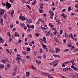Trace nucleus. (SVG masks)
<instances>
[{
  "label": "nucleus",
  "instance_id": "nucleus-43",
  "mask_svg": "<svg viewBox=\"0 0 78 78\" xmlns=\"http://www.w3.org/2000/svg\"><path fill=\"white\" fill-rule=\"evenodd\" d=\"M63 42L64 43H65V44H66V39H64L63 40Z\"/></svg>",
  "mask_w": 78,
  "mask_h": 78
},
{
  "label": "nucleus",
  "instance_id": "nucleus-35",
  "mask_svg": "<svg viewBox=\"0 0 78 78\" xmlns=\"http://www.w3.org/2000/svg\"><path fill=\"white\" fill-rule=\"evenodd\" d=\"M68 47H72V44H69L68 45H67Z\"/></svg>",
  "mask_w": 78,
  "mask_h": 78
},
{
  "label": "nucleus",
  "instance_id": "nucleus-38",
  "mask_svg": "<svg viewBox=\"0 0 78 78\" xmlns=\"http://www.w3.org/2000/svg\"><path fill=\"white\" fill-rule=\"evenodd\" d=\"M53 13H52L51 15V16H50V18L51 19H53Z\"/></svg>",
  "mask_w": 78,
  "mask_h": 78
},
{
  "label": "nucleus",
  "instance_id": "nucleus-26",
  "mask_svg": "<svg viewBox=\"0 0 78 78\" xmlns=\"http://www.w3.org/2000/svg\"><path fill=\"white\" fill-rule=\"evenodd\" d=\"M7 34L8 36H9V37H11V34H10V33H9V32H7Z\"/></svg>",
  "mask_w": 78,
  "mask_h": 78
},
{
  "label": "nucleus",
  "instance_id": "nucleus-46",
  "mask_svg": "<svg viewBox=\"0 0 78 78\" xmlns=\"http://www.w3.org/2000/svg\"><path fill=\"white\" fill-rule=\"evenodd\" d=\"M32 69H34V70H36V69L34 67V66L32 67Z\"/></svg>",
  "mask_w": 78,
  "mask_h": 78
},
{
  "label": "nucleus",
  "instance_id": "nucleus-21",
  "mask_svg": "<svg viewBox=\"0 0 78 78\" xmlns=\"http://www.w3.org/2000/svg\"><path fill=\"white\" fill-rule=\"evenodd\" d=\"M65 36L66 37V38H67V37H68V35H67V34L66 32H65Z\"/></svg>",
  "mask_w": 78,
  "mask_h": 78
},
{
  "label": "nucleus",
  "instance_id": "nucleus-18",
  "mask_svg": "<svg viewBox=\"0 0 78 78\" xmlns=\"http://www.w3.org/2000/svg\"><path fill=\"white\" fill-rule=\"evenodd\" d=\"M40 35V34H38V33H36L35 34V36L36 37H38Z\"/></svg>",
  "mask_w": 78,
  "mask_h": 78
},
{
  "label": "nucleus",
  "instance_id": "nucleus-45",
  "mask_svg": "<svg viewBox=\"0 0 78 78\" xmlns=\"http://www.w3.org/2000/svg\"><path fill=\"white\" fill-rule=\"evenodd\" d=\"M18 41L17 42H22V40H20V38H18Z\"/></svg>",
  "mask_w": 78,
  "mask_h": 78
},
{
  "label": "nucleus",
  "instance_id": "nucleus-49",
  "mask_svg": "<svg viewBox=\"0 0 78 78\" xmlns=\"http://www.w3.org/2000/svg\"><path fill=\"white\" fill-rule=\"evenodd\" d=\"M13 0H9V2L11 3H14V1H13Z\"/></svg>",
  "mask_w": 78,
  "mask_h": 78
},
{
  "label": "nucleus",
  "instance_id": "nucleus-16",
  "mask_svg": "<svg viewBox=\"0 0 78 78\" xmlns=\"http://www.w3.org/2000/svg\"><path fill=\"white\" fill-rule=\"evenodd\" d=\"M55 50H56L55 51L56 53H58V52H59V51H60V49H59V48H55Z\"/></svg>",
  "mask_w": 78,
  "mask_h": 78
},
{
  "label": "nucleus",
  "instance_id": "nucleus-24",
  "mask_svg": "<svg viewBox=\"0 0 78 78\" xmlns=\"http://www.w3.org/2000/svg\"><path fill=\"white\" fill-rule=\"evenodd\" d=\"M4 65H3V64H1V65H0V68L2 69L4 67Z\"/></svg>",
  "mask_w": 78,
  "mask_h": 78
},
{
  "label": "nucleus",
  "instance_id": "nucleus-6",
  "mask_svg": "<svg viewBox=\"0 0 78 78\" xmlns=\"http://www.w3.org/2000/svg\"><path fill=\"white\" fill-rule=\"evenodd\" d=\"M76 74H77V73H72L71 74V75H70V77H72V78H75V76H76Z\"/></svg>",
  "mask_w": 78,
  "mask_h": 78
},
{
  "label": "nucleus",
  "instance_id": "nucleus-51",
  "mask_svg": "<svg viewBox=\"0 0 78 78\" xmlns=\"http://www.w3.org/2000/svg\"><path fill=\"white\" fill-rule=\"evenodd\" d=\"M52 30H54V31H56V28H55V27H53L52 28Z\"/></svg>",
  "mask_w": 78,
  "mask_h": 78
},
{
  "label": "nucleus",
  "instance_id": "nucleus-50",
  "mask_svg": "<svg viewBox=\"0 0 78 78\" xmlns=\"http://www.w3.org/2000/svg\"><path fill=\"white\" fill-rule=\"evenodd\" d=\"M27 36L28 37L30 36V37H31L33 36L31 34L28 35Z\"/></svg>",
  "mask_w": 78,
  "mask_h": 78
},
{
  "label": "nucleus",
  "instance_id": "nucleus-7",
  "mask_svg": "<svg viewBox=\"0 0 78 78\" xmlns=\"http://www.w3.org/2000/svg\"><path fill=\"white\" fill-rule=\"evenodd\" d=\"M69 70V68L66 67L63 69V70L64 71V72H67V71H68Z\"/></svg>",
  "mask_w": 78,
  "mask_h": 78
},
{
  "label": "nucleus",
  "instance_id": "nucleus-9",
  "mask_svg": "<svg viewBox=\"0 0 78 78\" xmlns=\"http://www.w3.org/2000/svg\"><path fill=\"white\" fill-rule=\"evenodd\" d=\"M9 67H10V65L9 64H7V67L5 68V70H8V69H9Z\"/></svg>",
  "mask_w": 78,
  "mask_h": 78
},
{
  "label": "nucleus",
  "instance_id": "nucleus-53",
  "mask_svg": "<svg viewBox=\"0 0 78 78\" xmlns=\"http://www.w3.org/2000/svg\"><path fill=\"white\" fill-rule=\"evenodd\" d=\"M57 37H58V38H59V37H60V35L58 34H57Z\"/></svg>",
  "mask_w": 78,
  "mask_h": 78
},
{
  "label": "nucleus",
  "instance_id": "nucleus-33",
  "mask_svg": "<svg viewBox=\"0 0 78 78\" xmlns=\"http://www.w3.org/2000/svg\"><path fill=\"white\" fill-rule=\"evenodd\" d=\"M69 51V49H65L64 51V52H67V51Z\"/></svg>",
  "mask_w": 78,
  "mask_h": 78
},
{
  "label": "nucleus",
  "instance_id": "nucleus-27",
  "mask_svg": "<svg viewBox=\"0 0 78 78\" xmlns=\"http://www.w3.org/2000/svg\"><path fill=\"white\" fill-rule=\"evenodd\" d=\"M27 26L29 28H31V26H30L29 24H27Z\"/></svg>",
  "mask_w": 78,
  "mask_h": 78
},
{
  "label": "nucleus",
  "instance_id": "nucleus-59",
  "mask_svg": "<svg viewBox=\"0 0 78 78\" xmlns=\"http://www.w3.org/2000/svg\"><path fill=\"white\" fill-rule=\"evenodd\" d=\"M39 41L40 42H42V41H43V40L41 39Z\"/></svg>",
  "mask_w": 78,
  "mask_h": 78
},
{
  "label": "nucleus",
  "instance_id": "nucleus-12",
  "mask_svg": "<svg viewBox=\"0 0 78 78\" xmlns=\"http://www.w3.org/2000/svg\"><path fill=\"white\" fill-rule=\"evenodd\" d=\"M62 16L63 17L64 19H66V17H67V15H65L64 13H62Z\"/></svg>",
  "mask_w": 78,
  "mask_h": 78
},
{
  "label": "nucleus",
  "instance_id": "nucleus-63",
  "mask_svg": "<svg viewBox=\"0 0 78 78\" xmlns=\"http://www.w3.org/2000/svg\"><path fill=\"white\" fill-rule=\"evenodd\" d=\"M61 77H62V78H66V77H65L63 76H61Z\"/></svg>",
  "mask_w": 78,
  "mask_h": 78
},
{
  "label": "nucleus",
  "instance_id": "nucleus-28",
  "mask_svg": "<svg viewBox=\"0 0 78 78\" xmlns=\"http://www.w3.org/2000/svg\"><path fill=\"white\" fill-rule=\"evenodd\" d=\"M42 45L43 46V48H45V47H47V46H46L44 44H42Z\"/></svg>",
  "mask_w": 78,
  "mask_h": 78
},
{
  "label": "nucleus",
  "instance_id": "nucleus-41",
  "mask_svg": "<svg viewBox=\"0 0 78 78\" xmlns=\"http://www.w3.org/2000/svg\"><path fill=\"white\" fill-rule=\"evenodd\" d=\"M14 24H12V25H10V27L11 28H12L13 27V26Z\"/></svg>",
  "mask_w": 78,
  "mask_h": 78
},
{
  "label": "nucleus",
  "instance_id": "nucleus-60",
  "mask_svg": "<svg viewBox=\"0 0 78 78\" xmlns=\"http://www.w3.org/2000/svg\"><path fill=\"white\" fill-rule=\"evenodd\" d=\"M52 11H55V8H52Z\"/></svg>",
  "mask_w": 78,
  "mask_h": 78
},
{
  "label": "nucleus",
  "instance_id": "nucleus-3",
  "mask_svg": "<svg viewBox=\"0 0 78 78\" xmlns=\"http://www.w3.org/2000/svg\"><path fill=\"white\" fill-rule=\"evenodd\" d=\"M19 19H21L22 20H27V19L26 17L22 16H20Z\"/></svg>",
  "mask_w": 78,
  "mask_h": 78
},
{
  "label": "nucleus",
  "instance_id": "nucleus-4",
  "mask_svg": "<svg viewBox=\"0 0 78 78\" xmlns=\"http://www.w3.org/2000/svg\"><path fill=\"white\" fill-rule=\"evenodd\" d=\"M41 74L43 75H44V76H50V75H51L50 73H47L44 72L41 73Z\"/></svg>",
  "mask_w": 78,
  "mask_h": 78
},
{
  "label": "nucleus",
  "instance_id": "nucleus-42",
  "mask_svg": "<svg viewBox=\"0 0 78 78\" xmlns=\"http://www.w3.org/2000/svg\"><path fill=\"white\" fill-rule=\"evenodd\" d=\"M72 47V50H75V47H74V46H71Z\"/></svg>",
  "mask_w": 78,
  "mask_h": 78
},
{
  "label": "nucleus",
  "instance_id": "nucleus-30",
  "mask_svg": "<svg viewBox=\"0 0 78 78\" xmlns=\"http://www.w3.org/2000/svg\"><path fill=\"white\" fill-rule=\"evenodd\" d=\"M69 62H72V65L73 66L75 65V62H74V61H73Z\"/></svg>",
  "mask_w": 78,
  "mask_h": 78
},
{
  "label": "nucleus",
  "instance_id": "nucleus-19",
  "mask_svg": "<svg viewBox=\"0 0 78 78\" xmlns=\"http://www.w3.org/2000/svg\"><path fill=\"white\" fill-rule=\"evenodd\" d=\"M50 31H49L47 34H46V36H50Z\"/></svg>",
  "mask_w": 78,
  "mask_h": 78
},
{
  "label": "nucleus",
  "instance_id": "nucleus-8",
  "mask_svg": "<svg viewBox=\"0 0 78 78\" xmlns=\"http://www.w3.org/2000/svg\"><path fill=\"white\" fill-rule=\"evenodd\" d=\"M6 4V6L7 7H8V8H11V4L7 2Z\"/></svg>",
  "mask_w": 78,
  "mask_h": 78
},
{
  "label": "nucleus",
  "instance_id": "nucleus-40",
  "mask_svg": "<svg viewBox=\"0 0 78 78\" xmlns=\"http://www.w3.org/2000/svg\"><path fill=\"white\" fill-rule=\"evenodd\" d=\"M53 13V15H54V13H53V12L51 11V13H50L51 16V14H52Z\"/></svg>",
  "mask_w": 78,
  "mask_h": 78
},
{
  "label": "nucleus",
  "instance_id": "nucleus-23",
  "mask_svg": "<svg viewBox=\"0 0 78 78\" xmlns=\"http://www.w3.org/2000/svg\"><path fill=\"white\" fill-rule=\"evenodd\" d=\"M39 12L40 13H42V12H44V11H43V10H42V9H41V10L40 9V8L39 9Z\"/></svg>",
  "mask_w": 78,
  "mask_h": 78
},
{
  "label": "nucleus",
  "instance_id": "nucleus-52",
  "mask_svg": "<svg viewBox=\"0 0 78 78\" xmlns=\"http://www.w3.org/2000/svg\"><path fill=\"white\" fill-rule=\"evenodd\" d=\"M73 70H76V67H74V68H73Z\"/></svg>",
  "mask_w": 78,
  "mask_h": 78
},
{
  "label": "nucleus",
  "instance_id": "nucleus-54",
  "mask_svg": "<svg viewBox=\"0 0 78 78\" xmlns=\"http://www.w3.org/2000/svg\"><path fill=\"white\" fill-rule=\"evenodd\" d=\"M44 59H45L46 58V55H44Z\"/></svg>",
  "mask_w": 78,
  "mask_h": 78
},
{
  "label": "nucleus",
  "instance_id": "nucleus-17",
  "mask_svg": "<svg viewBox=\"0 0 78 78\" xmlns=\"http://www.w3.org/2000/svg\"><path fill=\"white\" fill-rule=\"evenodd\" d=\"M31 20L29 19V20H27V23H32V21H31Z\"/></svg>",
  "mask_w": 78,
  "mask_h": 78
},
{
  "label": "nucleus",
  "instance_id": "nucleus-62",
  "mask_svg": "<svg viewBox=\"0 0 78 78\" xmlns=\"http://www.w3.org/2000/svg\"><path fill=\"white\" fill-rule=\"evenodd\" d=\"M11 41H12V39H9V42H11Z\"/></svg>",
  "mask_w": 78,
  "mask_h": 78
},
{
  "label": "nucleus",
  "instance_id": "nucleus-55",
  "mask_svg": "<svg viewBox=\"0 0 78 78\" xmlns=\"http://www.w3.org/2000/svg\"><path fill=\"white\" fill-rule=\"evenodd\" d=\"M41 22H42V23H45V22H44V20H42Z\"/></svg>",
  "mask_w": 78,
  "mask_h": 78
},
{
  "label": "nucleus",
  "instance_id": "nucleus-39",
  "mask_svg": "<svg viewBox=\"0 0 78 78\" xmlns=\"http://www.w3.org/2000/svg\"><path fill=\"white\" fill-rule=\"evenodd\" d=\"M27 8H29V9H31V7L29 5H27Z\"/></svg>",
  "mask_w": 78,
  "mask_h": 78
},
{
  "label": "nucleus",
  "instance_id": "nucleus-44",
  "mask_svg": "<svg viewBox=\"0 0 78 78\" xmlns=\"http://www.w3.org/2000/svg\"><path fill=\"white\" fill-rule=\"evenodd\" d=\"M31 28H32V29H34V25H33L31 26Z\"/></svg>",
  "mask_w": 78,
  "mask_h": 78
},
{
  "label": "nucleus",
  "instance_id": "nucleus-64",
  "mask_svg": "<svg viewBox=\"0 0 78 78\" xmlns=\"http://www.w3.org/2000/svg\"><path fill=\"white\" fill-rule=\"evenodd\" d=\"M57 64H58V63H56V64H55L54 65H53V67H55V66H56L57 65Z\"/></svg>",
  "mask_w": 78,
  "mask_h": 78
},
{
  "label": "nucleus",
  "instance_id": "nucleus-48",
  "mask_svg": "<svg viewBox=\"0 0 78 78\" xmlns=\"http://www.w3.org/2000/svg\"><path fill=\"white\" fill-rule=\"evenodd\" d=\"M57 23H58V25H61V22L59 21H58V22Z\"/></svg>",
  "mask_w": 78,
  "mask_h": 78
},
{
  "label": "nucleus",
  "instance_id": "nucleus-29",
  "mask_svg": "<svg viewBox=\"0 0 78 78\" xmlns=\"http://www.w3.org/2000/svg\"><path fill=\"white\" fill-rule=\"evenodd\" d=\"M55 41L56 42H58L59 41L58 40V39H57V38L55 37Z\"/></svg>",
  "mask_w": 78,
  "mask_h": 78
},
{
  "label": "nucleus",
  "instance_id": "nucleus-5",
  "mask_svg": "<svg viewBox=\"0 0 78 78\" xmlns=\"http://www.w3.org/2000/svg\"><path fill=\"white\" fill-rule=\"evenodd\" d=\"M17 70V68H15L14 69V72L12 74L13 76H15L16 75V72Z\"/></svg>",
  "mask_w": 78,
  "mask_h": 78
},
{
  "label": "nucleus",
  "instance_id": "nucleus-61",
  "mask_svg": "<svg viewBox=\"0 0 78 78\" xmlns=\"http://www.w3.org/2000/svg\"><path fill=\"white\" fill-rule=\"evenodd\" d=\"M24 33H23L22 34V37H24Z\"/></svg>",
  "mask_w": 78,
  "mask_h": 78
},
{
  "label": "nucleus",
  "instance_id": "nucleus-31",
  "mask_svg": "<svg viewBox=\"0 0 78 78\" xmlns=\"http://www.w3.org/2000/svg\"><path fill=\"white\" fill-rule=\"evenodd\" d=\"M40 52L41 53H43V51L42 50L41 48H40Z\"/></svg>",
  "mask_w": 78,
  "mask_h": 78
},
{
  "label": "nucleus",
  "instance_id": "nucleus-11",
  "mask_svg": "<svg viewBox=\"0 0 78 78\" xmlns=\"http://www.w3.org/2000/svg\"><path fill=\"white\" fill-rule=\"evenodd\" d=\"M14 10L13 9L11 11V15L12 16V17H13V15L14 14Z\"/></svg>",
  "mask_w": 78,
  "mask_h": 78
},
{
  "label": "nucleus",
  "instance_id": "nucleus-1",
  "mask_svg": "<svg viewBox=\"0 0 78 78\" xmlns=\"http://www.w3.org/2000/svg\"><path fill=\"white\" fill-rule=\"evenodd\" d=\"M3 14H4V11L3 9H1L0 10V22L2 25H3V20L2 19V17L3 16Z\"/></svg>",
  "mask_w": 78,
  "mask_h": 78
},
{
  "label": "nucleus",
  "instance_id": "nucleus-20",
  "mask_svg": "<svg viewBox=\"0 0 78 78\" xmlns=\"http://www.w3.org/2000/svg\"><path fill=\"white\" fill-rule=\"evenodd\" d=\"M26 75L27 77L28 76H29V75H30V73H29V72H27L26 73Z\"/></svg>",
  "mask_w": 78,
  "mask_h": 78
},
{
  "label": "nucleus",
  "instance_id": "nucleus-34",
  "mask_svg": "<svg viewBox=\"0 0 78 78\" xmlns=\"http://www.w3.org/2000/svg\"><path fill=\"white\" fill-rule=\"evenodd\" d=\"M54 35H56V33H57V31L56 30H55L53 33Z\"/></svg>",
  "mask_w": 78,
  "mask_h": 78
},
{
  "label": "nucleus",
  "instance_id": "nucleus-37",
  "mask_svg": "<svg viewBox=\"0 0 78 78\" xmlns=\"http://www.w3.org/2000/svg\"><path fill=\"white\" fill-rule=\"evenodd\" d=\"M62 67H66V65L64 64V63H62Z\"/></svg>",
  "mask_w": 78,
  "mask_h": 78
},
{
  "label": "nucleus",
  "instance_id": "nucleus-13",
  "mask_svg": "<svg viewBox=\"0 0 78 78\" xmlns=\"http://www.w3.org/2000/svg\"><path fill=\"white\" fill-rule=\"evenodd\" d=\"M4 42V40H3L2 37L0 36V43H3Z\"/></svg>",
  "mask_w": 78,
  "mask_h": 78
},
{
  "label": "nucleus",
  "instance_id": "nucleus-15",
  "mask_svg": "<svg viewBox=\"0 0 78 78\" xmlns=\"http://www.w3.org/2000/svg\"><path fill=\"white\" fill-rule=\"evenodd\" d=\"M1 62L4 64H5L6 62V59L1 60Z\"/></svg>",
  "mask_w": 78,
  "mask_h": 78
},
{
  "label": "nucleus",
  "instance_id": "nucleus-57",
  "mask_svg": "<svg viewBox=\"0 0 78 78\" xmlns=\"http://www.w3.org/2000/svg\"><path fill=\"white\" fill-rule=\"evenodd\" d=\"M27 51H30V48H27Z\"/></svg>",
  "mask_w": 78,
  "mask_h": 78
},
{
  "label": "nucleus",
  "instance_id": "nucleus-25",
  "mask_svg": "<svg viewBox=\"0 0 78 78\" xmlns=\"http://www.w3.org/2000/svg\"><path fill=\"white\" fill-rule=\"evenodd\" d=\"M71 10H72V8H71V7H69L68 8V11H71Z\"/></svg>",
  "mask_w": 78,
  "mask_h": 78
},
{
  "label": "nucleus",
  "instance_id": "nucleus-32",
  "mask_svg": "<svg viewBox=\"0 0 78 78\" xmlns=\"http://www.w3.org/2000/svg\"><path fill=\"white\" fill-rule=\"evenodd\" d=\"M20 25V26H22L23 27L25 26V24L23 23H21Z\"/></svg>",
  "mask_w": 78,
  "mask_h": 78
},
{
  "label": "nucleus",
  "instance_id": "nucleus-10",
  "mask_svg": "<svg viewBox=\"0 0 78 78\" xmlns=\"http://www.w3.org/2000/svg\"><path fill=\"white\" fill-rule=\"evenodd\" d=\"M14 35L16 37H20L19 34L16 32L15 33Z\"/></svg>",
  "mask_w": 78,
  "mask_h": 78
},
{
  "label": "nucleus",
  "instance_id": "nucleus-22",
  "mask_svg": "<svg viewBox=\"0 0 78 78\" xmlns=\"http://www.w3.org/2000/svg\"><path fill=\"white\" fill-rule=\"evenodd\" d=\"M58 62V60H56L55 61H54L53 62H52V63L54 64H56V63H57Z\"/></svg>",
  "mask_w": 78,
  "mask_h": 78
},
{
  "label": "nucleus",
  "instance_id": "nucleus-36",
  "mask_svg": "<svg viewBox=\"0 0 78 78\" xmlns=\"http://www.w3.org/2000/svg\"><path fill=\"white\" fill-rule=\"evenodd\" d=\"M71 16H76V14H75L74 13H72L71 14Z\"/></svg>",
  "mask_w": 78,
  "mask_h": 78
},
{
  "label": "nucleus",
  "instance_id": "nucleus-58",
  "mask_svg": "<svg viewBox=\"0 0 78 78\" xmlns=\"http://www.w3.org/2000/svg\"><path fill=\"white\" fill-rule=\"evenodd\" d=\"M66 11V9H63L62 10V12H65Z\"/></svg>",
  "mask_w": 78,
  "mask_h": 78
},
{
  "label": "nucleus",
  "instance_id": "nucleus-56",
  "mask_svg": "<svg viewBox=\"0 0 78 78\" xmlns=\"http://www.w3.org/2000/svg\"><path fill=\"white\" fill-rule=\"evenodd\" d=\"M27 38L26 37L25 38V42H27Z\"/></svg>",
  "mask_w": 78,
  "mask_h": 78
},
{
  "label": "nucleus",
  "instance_id": "nucleus-14",
  "mask_svg": "<svg viewBox=\"0 0 78 78\" xmlns=\"http://www.w3.org/2000/svg\"><path fill=\"white\" fill-rule=\"evenodd\" d=\"M43 38L44 43H47V41H46V38H45V37H43Z\"/></svg>",
  "mask_w": 78,
  "mask_h": 78
},
{
  "label": "nucleus",
  "instance_id": "nucleus-47",
  "mask_svg": "<svg viewBox=\"0 0 78 78\" xmlns=\"http://www.w3.org/2000/svg\"><path fill=\"white\" fill-rule=\"evenodd\" d=\"M56 21L57 22V23H58V22L59 21V19H57L56 20Z\"/></svg>",
  "mask_w": 78,
  "mask_h": 78
},
{
  "label": "nucleus",
  "instance_id": "nucleus-2",
  "mask_svg": "<svg viewBox=\"0 0 78 78\" xmlns=\"http://www.w3.org/2000/svg\"><path fill=\"white\" fill-rule=\"evenodd\" d=\"M17 60H18V62L19 63L20 62V61H22V59H21V57L20 56V55L17 54Z\"/></svg>",
  "mask_w": 78,
  "mask_h": 78
}]
</instances>
